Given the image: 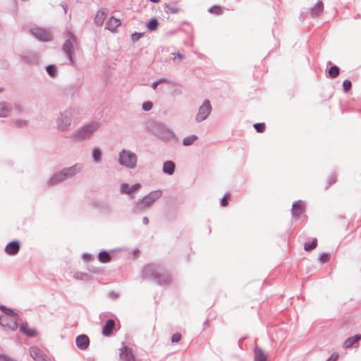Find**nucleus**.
Instances as JSON below:
<instances>
[{"label": "nucleus", "instance_id": "1", "mask_svg": "<svg viewBox=\"0 0 361 361\" xmlns=\"http://www.w3.org/2000/svg\"><path fill=\"white\" fill-rule=\"evenodd\" d=\"M0 310L4 313L0 317V324L13 331L16 330L20 320L18 314L4 305H0Z\"/></svg>", "mask_w": 361, "mask_h": 361}, {"label": "nucleus", "instance_id": "2", "mask_svg": "<svg viewBox=\"0 0 361 361\" xmlns=\"http://www.w3.org/2000/svg\"><path fill=\"white\" fill-rule=\"evenodd\" d=\"M80 170V167H79L77 165H75L67 169H64L61 172L53 176V177L50 180V184L54 185L61 181H63L64 180L71 178L77 173H78Z\"/></svg>", "mask_w": 361, "mask_h": 361}, {"label": "nucleus", "instance_id": "3", "mask_svg": "<svg viewBox=\"0 0 361 361\" xmlns=\"http://www.w3.org/2000/svg\"><path fill=\"white\" fill-rule=\"evenodd\" d=\"M98 128L99 124L97 123H92L78 130L73 135V138L75 141H80L86 139L89 137Z\"/></svg>", "mask_w": 361, "mask_h": 361}, {"label": "nucleus", "instance_id": "4", "mask_svg": "<svg viewBox=\"0 0 361 361\" xmlns=\"http://www.w3.org/2000/svg\"><path fill=\"white\" fill-rule=\"evenodd\" d=\"M119 162L126 167L133 168L136 165L137 158L135 154L123 150L120 154Z\"/></svg>", "mask_w": 361, "mask_h": 361}, {"label": "nucleus", "instance_id": "5", "mask_svg": "<svg viewBox=\"0 0 361 361\" xmlns=\"http://www.w3.org/2000/svg\"><path fill=\"white\" fill-rule=\"evenodd\" d=\"M211 106L208 100H205L203 104L199 108L198 113L195 117L197 122L204 121L210 114Z\"/></svg>", "mask_w": 361, "mask_h": 361}, {"label": "nucleus", "instance_id": "6", "mask_svg": "<svg viewBox=\"0 0 361 361\" xmlns=\"http://www.w3.org/2000/svg\"><path fill=\"white\" fill-rule=\"evenodd\" d=\"M30 355L35 361H47L48 357L37 347L30 348Z\"/></svg>", "mask_w": 361, "mask_h": 361}, {"label": "nucleus", "instance_id": "7", "mask_svg": "<svg viewBox=\"0 0 361 361\" xmlns=\"http://www.w3.org/2000/svg\"><path fill=\"white\" fill-rule=\"evenodd\" d=\"M120 357L123 361H135V356L133 353L132 349L123 346L119 349Z\"/></svg>", "mask_w": 361, "mask_h": 361}, {"label": "nucleus", "instance_id": "8", "mask_svg": "<svg viewBox=\"0 0 361 361\" xmlns=\"http://www.w3.org/2000/svg\"><path fill=\"white\" fill-rule=\"evenodd\" d=\"M33 35L39 40L47 42L51 40V34L45 30L36 28L32 31Z\"/></svg>", "mask_w": 361, "mask_h": 361}, {"label": "nucleus", "instance_id": "9", "mask_svg": "<svg viewBox=\"0 0 361 361\" xmlns=\"http://www.w3.org/2000/svg\"><path fill=\"white\" fill-rule=\"evenodd\" d=\"M20 250V243L18 240H14L9 243L5 248V252L9 255H16Z\"/></svg>", "mask_w": 361, "mask_h": 361}, {"label": "nucleus", "instance_id": "10", "mask_svg": "<svg viewBox=\"0 0 361 361\" xmlns=\"http://www.w3.org/2000/svg\"><path fill=\"white\" fill-rule=\"evenodd\" d=\"M76 345L80 350H85L90 344V340L86 335H80L75 339Z\"/></svg>", "mask_w": 361, "mask_h": 361}, {"label": "nucleus", "instance_id": "11", "mask_svg": "<svg viewBox=\"0 0 361 361\" xmlns=\"http://www.w3.org/2000/svg\"><path fill=\"white\" fill-rule=\"evenodd\" d=\"M305 210V204L299 200L293 204L292 213L295 216H300Z\"/></svg>", "mask_w": 361, "mask_h": 361}, {"label": "nucleus", "instance_id": "12", "mask_svg": "<svg viewBox=\"0 0 361 361\" xmlns=\"http://www.w3.org/2000/svg\"><path fill=\"white\" fill-rule=\"evenodd\" d=\"M140 188L139 183H135L132 186H129L127 183H123L121 185V192L123 194L130 195L137 190Z\"/></svg>", "mask_w": 361, "mask_h": 361}, {"label": "nucleus", "instance_id": "13", "mask_svg": "<svg viewBox=\"0 0 361 361\" xmlns=\"http://www.w3.org/2000/svg\"><path fill=\"white\" fill-rule=\"evenodd\" d=\"M115 328V322L113 319H109L106 321L105 325L102 329V334L104 336H109L113 333Z\"/></svg>", "mask_w": 361, "mask_h": 361}, {"label": "nucleus", "instance_id": "14", "mask_svg": "<svg viewBox=\"0 0 361 361\" xmlns=\"http://www.w3.org/2000/svg\"><path fill=\"white\" fill-rule=\"evenodd\" d=\"M20 329L22 332L28 336H35L37 334V331L35 329L28 326L27 324H23L20 326Z\"/></svg>", "mask_w": 361, "mask_h": 361}, {"label": "nucleus", "instance_id": "15", "mask_svg": "<svg viewBox=\"0 0 361 361\" xmlns=\"http://www.w3.org/2000/svg\"><path fill=\"white\" fill-rule=\"evenodd\" d=\"M255 361H267V354L262 349L255 348Z\"/></svg>", "mask_w": 361, "mask_h": 361}, {"label": "nucleus", "instance_id": "16", "mask_svg": "<svg viewBox=\"0 0 361 361\" xmlns=\"http://www.w3.org/2000/svg\"><path fill=\"white\" fill-rule=\"evenodd\" d=\"M121 25V22L118 19L111 17L109 19L106 23V28H108L111 31H114L116 27H118Z\"/></svg>", "mask_w": 361, "mask_h": 361}, {"label": "nucleus", "instance_id": "17", "mask_svg": "<svg viewBox=\"0 0 361 361\" xmlns=\"http://www.w3.org/2000/svg\"><path fill=\"white\" fill-rule=\"evenodd\" d=\"M324 9L323 4L322 1H318L314 6L311 9L312 16H318L320 15Z\"/></svg>", "mask_w": 361, "mask_h": 361}, {"label": "nucleus", "instance_id": "18", "mask_svg": "<svg viewBox=\"0 0 361 361\" xmlns=\"http://www.w3.org/2000/svg\"><path fill=\"white\" fill-rule=\"evenodd\" d=\"M175 169V164L171 161H167L164 162V166H163V171L166 173H168L169 175H171L173 173Z\"/></svg>", "mask_w": 361, "mask_h": 361}, {"label": "nucleus", "instance_id": "19", "mask_svg": "<svg viewBox=\"0 0 361 361\" xmlns=\"http://www.w3.org/2000/svg\"><path fill=\"white\" fill-rule=\"evenodd\" d=\"M160 196H161V192H159V191L152 192L149 195H148L144 197V202H146L150 199V202H149L147 203V205H151Z\"/></svg>", "mask_w": 361, "mask_h": 361}, {"label": "nucleus", "instance_id": "20", "mask_svg": "<svg viewBox=\"0 0 361 361\" xmlns=\"http://www.w3.org/2000/svg\"><path fill=\"white\" fill-rule=\"evenodd\" d=\"M158 279V281L160 284H166L169 283L171 279V276L168 273H159V275L157 276Z\"/></svg>", "mask_w": 361, "mask_h": 361}, {"label": "nucleus", "instance_id": "21", "mask_svg": "<svg viewBox=\"0 0 361 361\" xmlns=\"http://www.w3.org/2000/svg\"><path fill=\"white\" fill-rule=\"evenodd\" d=\"M361 339V335H355L353 337L348 338L343 343L345 348H348L351 347L355 343L358 342Z\"/></svg>", "mask_w": 361, "mask_h": 361}, {"label": "nucleus", "instance_id": "22", "mask_svg": "<svg viewBox=\"0 0 361 361\" xmlns=\"http://www.w3.org/2000/svg\"><path fill=\"white\" fill-rule=\"evenodd\" d=\"M73 47V42L70 40L66 41L63 46V49L64 51L68 54L69 59L71 60V49Z\"/></svg>", "mask_w": 361, "mask_h": 361}, {"label": "nucleus", "instance_id": "23", "mask_svg": "<svg viewBox=\"0 0 361 361\" xmlns=\"http://www.w3.org/2000/svg\"><path fill=\"white\" fill-rule=\"evenodd\" d=\"M9 111V108L6 103H0V117L7 116Z\"/></svg>", "mask_w": 361, "mask_h": 361}, {"label": "nucleus", "instance_id": "24", "mask_svg": "<svg viewBox=\"0 0 361 361\" xmlns=\"http://www.w3.org/2000/svg\"><path fill=\"white\" fill-rule=\"evenodd\" d=\"M197 140V136L192 135L185 137L183 140V144L185 146H189L192 145L195 140Z\"/></svg>", "mask_w": 361, "mask_h": 361}, {"label": "nucleus", "instance_id": "25", "mask_svg": "<svg viewBox=\"0 0 361 361\" xmlns=\"http://www.w3.org/2000/svg\"><path fill=\"white\" fill-rule=\"evenodd\" d=\"M98 257H99V261L103 263L109 262L111 259V257H110L109 254L104 251L101 252L99 254Z\"/></svg>", "mask_w": 361, "mask_h": 361}, {"label": "nucleus", "instance_id": "26", "mask_svg": "<svg viewBox=\"0 0 361 361\" xmlns=\"http://www.w3.org/2000/svg\"><path fill=\"white\" fill-rule=\"evenodd\" d=\"M158 21L156 18H152L147 25V27L150 30H156L158 27Z\"/></svg>", "mask_w": 361, "mask_h": 361}, {"label": "nucleus", "instance_id": "27", "mask_svg": "<svg viewBox=\"0 0 361 361\" xmlns=\"http://www.w3.org/2000/svg\"><path fill=\"white\" fill-rule=\"evenodd\" d=\"M339 74V68L336 66H331L329 70V75L331 78H336Z\"/></svg>", "mask_w": 361, "mask_h": 361}, {"label": "nucleus", "instance_id": "28", "mask_svg": "<svg viewBox=\"0 0 361 361\" xmlns=\"http://www.w3.org/2000/svg\"><path fill=\"white\" fill-rule=\"evenodd\" d=\"M317 245V240L316 238L313 239L312 240V243H305V245H304V249L306 250V251H310V250H312L313 249H314Z\"/></svg>", "mask_w": 361, "mask_h": 361}, {"label": "nucleus", "instance_id": "29", "mask_svg": "<svg viewBox=\"0 0 361 361\" xmlns=\"http://www.w3.org/2000/svg\"><path fill=\"white\" fill-rule=\"evenodd\" d=\"M164 8H165V11L166 13H173V14H175V13H178V11H179V8H175V7H171V6H170L168 4H166L164 6Z\"/></svg>", "mask_w": 361, "mask_h": 361}, {"label": "nucleus", "instance_id": "30", "mask_svg": "<svg viewBox=\"0 0 361 361\" xmlns=\"http://www.w3.org/2000/svg\"><path fill=\"white\" fill-rule=\"evenodd\" d=\"M63 120H64V124L63 123H60L59 124V128L61 129V130H65L68 126H70L71 124V118L70 117L68 116H65L63 118Z\"/></svg>", "mask_w": 361, "mask_h": 361}, {"label": "nucleus", "instance_id": "31", "mask_svg": "<svg viewBox=\"0 0 361 361\" xmlns=\"http://www.w3.org/2000/svg\"><path fill=\"white\" fill-rule=\"evenodd\" d=\"M254 128L258 133H263L265 130V124L264 123H257L254 124Z\"/></svg>", "mask_w": 361, "mask_h": 361}, {"label": "nucleus", "instance_id": "32", "mask_svg": "<svg viewBox=\"0 0 361 361\" xmlns=\"http://www.w3.org/2000/svg\"><path fill=\"white\" fill-rule=\"evenodd\" d=\"M337 180L336 176L335 175H331L328 179L326 180V186L329 187L332 184L335 183Z\"/></svg>", "mask_w": 361, "mask_h": 361}, {"label": "nucleus", "instance_id": "33", "mask_svg": "<svg viewBox=\"0 0 361 361\" xmlns=\"http://www.w3.org/2000/svg\"><path fill=\"white\" fill-rule=\"evenodd\" d=\"M352 87L351 82L349 80H345L343 82V88L345 92H348Z\"/></svg>", "mask_w": 361, "mask_h": 361}, {"label": "nucleus", "instance_id": "34", "mask_svg": "<svg viewBox=\"0 0 361 361\" xmlns=\"http://www.w3.org/2000/svg\"><path fill=\"white\" fill-rule=\"evenodd\" d=\"M47 71L51 76L54 77L56 75V66L54 65H49L47 67Z\"/></svg>", "mask_w": 361, "mask_h": 361}, {"label": "nucleus", "instance_id": "35", "mask_svg": "<svg viewBox=\"0 0 361 361\" xmlns=\"http://www.w3.org/2000/svg\"><path fill=\"white\" fill-rule=\"evenodd\" d=\"M102 154L99 149H94L93 151V158L95 161H99L100 160Z\"/></svg>", "mask_w": 361, "mask_h": 361}, {"label": "nucleus", "instance_id": "36", "mask_svg": "<svg viewBox=\"0 0 361 361\" xmlns=\"http://www.w3.org/2000/svg\"><path fill=\"white\" fill-rule=\"evenodd\" d=\"M212 13L220 15L222 13L221 8L220 6H213L209 9Z\"/></svg>", "mask_w": 361, "mask_h": 361}, {"label": "nucleus", "instance_id": "37", "mask_svg": "<svg viewBox=\"0 0 361 361\" xmlns=\"http://www.w3.org/2000/svg\"><path fill=\"white\" fill-rule=\"evenodd\" d=\"M180 339H181V334L179 333H176V334H173V336H171V341L173 343H178L180 341Z\"/></svg>", "mask_w": 361, "mask_h": 361}, {"label": "nucleus", "instance_id": "38", "mask_svg": "<svg viewBox=\"0 0 361 361\" xmlns=\"http://www.w3.org/2000/svg\"><path fill=\"white\" fill-rule=\"evenodd\" d=\"M104 18V12H98L95 17V20L97 23H102L103 21V19Z\"/></svg>", "mask_w": 361, "mask_h": 361}, {"label": "nucleus", "instance_id": "39", "mask_svg": "<svg viewBox=\"0 0 361 361\" xmlns=\"http://www.w3.org/2000/svg\"><path fill=\"white\" fill-rule=\"evenodd\" d=\"M152 108V103L151 102H145L142 104V109L145 111H149Z\"/></svg>", "mask_w": 361, "mask_h": 361}, {"label": "nucleus", "instance_id": "40", "mask_svg": "<svg viewBox=\"0 0 361 361\" xmlns=\"http://www.w3.org/2000/svg\"><path fill=\"white\" fill-rule=\"evenodd\" d=\"M229 199V195H225L224 197L221 199V204L222 207H226L228 204V201Z\"/></svg>", "mask_w": 361, "mask_h": 361}, {"label": "nucleus", "instance_id": "41", "mask_svg": "<svg viewBox=\"0 0 361 361\" xmlns=\"http://www.w3.org/2000/svg\"><path fill=\"white\" fill-rule=\"evenodd\" d=\"M329 259V256L328 254H322L320 255L319 257V261L322 262V263H325Z\"/></svg>", "mask_w": 361, "mask_h": 361}, {"label": "nucleus", "instance_id": "42", "mask_svg": "<svg viewBox=\"0 0 361 361\" xmlns=\"http://www.w3.org/2000/svg\"><path fill=\"white\" fill-rule=\"evenodd\" d=\"M338 354L337 353H333L327 360V361H336L338 358Z\"/></svg>", "mask_w": 361, "mask_h": 361}, {"label": "nucleus", "instance_id": "43", "mask_svg": "<svg viewBox=\"0 0 361 361\" xmlns=\"http://www.w3.org/2000/svg\"><path fill=\"white\" fill-rule=\"evenodd\" d=\"M164 80H161L159 81H157V82H154L153 84H152V87L153 89H156L157 85L160 83V82H164Z\"/></svg>", "mask_w": 361, "mask_h": 361}, {"label": "nucleus", "instance_id": "44", "mask_svg": "<svg viewBox=\"0 0 361 361\" xmlns=\"http://www.w3.org/2000/svg\"><path fill=\"white\" fill-rule=\"evenodd\" d=\"M150 202V199L148 200L146 202H144V199L142 200V204H143L145 207H148L149 205H147V203Z\"/></svg>", "mask_w": 361, "mask_h": 361}, {"label": "nucleus", "instance_id": "45", "mask_svg": "<svg viewBox=\"0 0 361 361\" xmlns=\"http://www.w3.org/2000/svg\"><path fill=\"white\" fill-rule=\"evenodd\" d=\"M142 221H143V223H144L145 224H148V221H149V220H148L147 217H144V218H143V219H142Z\"/></svg>", "mask_w": 361, "mask_h": 361}, {"label": "nucleus", "instance_id": "46", "mask_svg": "<svg viewBox=\"0 0 361 361\" xmlns=\"http://www.w3.org/2000/svg\"><path fill=\"white\" fill-rule=\"evenodd\" d=\"M176 56H177L180 59H181L183 58V57H182V56H181V54H179V53L176 54Z\"/></svg>", "mask_w": 361, "mask_h": 361}, {"label": "nucleus", "instance_id": "47", "mask_svg": "<svg viewBox=\"0 0 361 361\" xmlns=\"http://www.w3.org/2000/svg\"><path fill=\"white\" fill-rule=\"evenodd\" d=\"M149 1L153 3H158L160 0H149Z\"/></svg>", "mask_w": 361, "mask_h": 361}]
</instances>
